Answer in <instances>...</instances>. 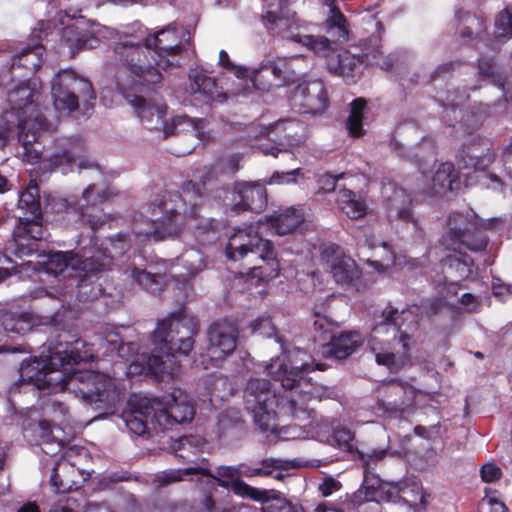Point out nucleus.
<instances>
[{"instance_id":"22","label":"nucleus","mask_w":512,"mask_h":512,"mask_svg":"<svg viewBox=\"0 0 512 512\" xmlns=\"http://www.w3.org/2000/svg\"><path fill=\"white\" fill-rule=\"evenodd\" d=\"M293 109L300 113H321L328 106L327 92L321 80L299 83L290 98Z\"/></svg>"},{"instance_id":"38","label":"nucleus","mask_w":512,"mask_h":512,"mask_svg":"<svg viewBox=\"0 0 512 512\" xmlns=\"http://www.w3.org/2000/svg\"><path fill=\"white\" fill-rule=\"evenodd\" d=\"M337 202L340 209L351 219H360L367 212L364 199L349 189L338 192Z\"/></svg>"},{"instance_id":"58","label":"nucleus","mask_w":512,"mask_h":512,"mask_svg":"<svg viewBox=\"0 0 512 512\" xmlns=\"http://www.w3.org/2000/svg\"><path fill=\"white\" fill-rule=\"evenodd\" d=\"M39 432H40L39 435L43 439V442L48 444L54 440H57L58 446L63 445L62 440H58L57 436L52 435L51 425L48 421L44 420L39 423Z\"/></svg>"},{"instance_id":"21","label":"nucleus","mask_w":512,"mask_h":512,"mask_svg":"<svg viewBox=\"0 0 512 512\" xmlns=\"http://www.w3.org/2000/svg\"><path fill=\"white\" fill-rule=\"evenodd\" d=\"M145 39L153 51L152 60L155 66L166 70L180 64L181 45L176 27L169 26Z\"/></svg>"},{"instance_id":"48","label":"nucleus","mask_w":512,"mask_h":512,"mask_svg":"<svg viewBox=\"0 0 512 512\" xmlns=\"http://www.w3.org/2000/svg\"><path fill=\"white\" fill-rule=\"evenodd\" d=\"M495 27L498 36L512 37V6L507 7L499 14Z\"/></svg>"},{"instance_id":"4","label":"nucleus","mask_w":512,"mask_h":512,"mask_svg":"<svg viewBox=\"0 0 512 512\" xmlns=\"http://www.w3.org/2000/svg\"><path fill=\"white\" fill-rule=\"evenodd\" d=\"M131 344H123L117 334H110L107 339L87 344L81 339L74 342H59L50 345L38 359L36 356L22 362L20 366V382L33 385L36 389L47 393L65 391L68 371L71 365L91 360L95 352L111 354L116 352L125 358V350Z\"/></svg>"},{"instance_id":"42","label":"nucleus","mask_w":512,"mask_h":512,"mask_svg":"<svg viewBox=\"0 0 512 512\" xmlns=\"http://www.w3.org/2000/svg\"><path fill=\"white\" fill-rule=\"evenodd\" d=\"M292 462L283 459H265L258 466L240 464L238 466L242 477L272 475L276 469L288 468Z\"/></svg>"},{"instance_id":"17","label":"nucleus","mask_w":512,"mask_h":512,"mask_svg":"<svg viewBox=\"0 0 512 512\" xmlns=\"http://www.w3.org/2000/svg\"><path fill=\"white\" fill-rule=\"evenodd\" d=\"M321 264L332 279L349 291L361 289V270L355 260L335 244H329L321 250Z\"/></svg>"},{"instance_id":"41","label":"nucleus","mask_w":512,"mask_h":512,"mask_svg":"<svg viewBox=\"0 0 512 512\" xmlns=\"http://www.w3.org/2000/svg\"><path fill=\"white\" fill-rule=\"evenodd\" d=\"M86 145L81 138L61 140L54 154L55 160H81L86 157Z\"/></svg>"},{"instance_id":"13","label":"nucleus","mask_w":512,"mask_h":512,"mask_svg":"<svg viewBox=\"0 0 512 512\" xmlns=\"http://www.w3.org/2000/svg\"><path fill=\"white\" fill-rule=\"evenodd\" d=\"M51 93L54 108L60 114H70L76 110L79 98L85 106L95 99L91 83L70 69H64L56 74L52 81Z\"/></svg>"},{"instance_id":"9","label":"nucleus","mask_w":512,"mask_h":512,"mask_svg":"<svg viewBox=\"0 0 512 512\" xmlns=\"http://www.w3.org/2000/svg\"><path fill=\"white\" fill-rule=\"evenodd\" d=\"M412 312L389 308L383 312V322L376 325L368 339V345L375 354L379 365L386 366L391 371L399 370L408 356L410 337L401 327Z\"/></svg>"},{"instance_id":"32","label":"nucleus","mask_w":512,"mask_h":512,"mask_svg":"<svg viewBox=\"0 0 512 512\" xmlns=\"http://www.w3.org/2000/svg\"><path fill=\"white\" fill-rule=\"evenodd\" d=\"M187 476H195L192 480L197 481L201 485L202 478L206 479V483L214 485L215 479L210 475V470L203 466H189L184 469H169L162 471L156 476L155 481L160 485L179 482Z\"/></svg>"},{"instance_id":"23","label":"nucleus","mask_w":512,"mask_h":512,"mask_svg":"<svg viewBox=\"0 0 512 512\" xmlns=\"http://www.w3.org/2000/svg\"><path fill=\"white\" fill-rule=\"evenodd\" d=\"M86 451L82 447H69L56 463L50 476V485L56 493H66L77 488L80 472L71 462L76 455H85Z\"/></svg>"},{"instance_id":"59","label":"nucleus","mask_w":512,"mask_h":512,"mask_svg":"<svg viewBox=\"0 0 512 512\" xmlns=\"http://www.w3.org/2000/svg\"><path fill=\"white\" fill-rule=\"evenodd\" d=\"M314 326L316 330H320L323 333H328L331 331L332 323L327 319L326 315L315 311Z\"/></svg>"},{"instance_id":"10","label":"nucleus","mask_w":512,"mask_h":512,"mask_svg":"<svg viewBox=\"0 0 512 512\" xmlns=\"http://www.w3.org/2000/svg\"><path fill=\"white\" fill-rule=\"evenodd\" d=\"M65 391L80 397L84 403L100 411V415L113 414L124 398L115 378L93 370L75 369L74 365L68 371Z\"/></svg>"},{"instance_id":"44","label":"nucleus","mask_w":512,"mask_h":512,"mask_svg":"<svg viewBox=\"0 0 512 512\" xmlns=\"http://www.w3.org/2000/svg\"><path fill=\"white\" fill-rule=\"evenodd\" d=\"M327 6L330 8V17L328 19V32L336 38L337 41H346L348 39V30L346 20L343 14L336 6V0H326Z\"/></svg>"},{"instance_id":"35","label":"nucleus","mask_w":512,"mask_h":512,"mask_svg":"<svg viewBox=\"0 0 512 512\" xmlns=\"http://www.w3.org/2000/svg\"><path fill=\"white\" fill-rule=\"evenodd\" d=\"M206 441L199 435H189L173 440L171 449L185 461L194 462V458L203 452Z\"/></svg>"},{"instance_id":"29","label":"nucleus","mask_w":512,"mask_h":512,"mask_svg":"<svg viewBox=\"0 0 512 512\" xmlns=\"http://www.w3.org/2000/svg\"><path fill=\"white\" fill-rule=\"evenodd\" d=\"M190 89L192 93L204 95L207 99L223 103L230 97L245 95V91L238 88H229L225 92H220L215 79L198 71H191Z\"/></svg>"},{"instance_id":"63","label":"nucleus","mask_w":512,"mask_h":512,"mask_svg":"<svg viewBox=\"0 0 512 512\" xmlns=\"http://www.w3.org/2000/svg\"><path fill=\"white\" fill-rule=\"evenodd\" d=\"M201 508L204 512H218L219 508L216 506L211 495H205L201 500Z\"/></svg>"},{"instance_id":"60","label":"nucleus","mask_w":512,"mask_h":512,"mask_svg":"<svg viewBox=\"0 0 512 512\" xmlns=\"http://www.w3.org/2000/svg\"><path fill=\"white\" fill-rule=\"evenodd\" d=\"M342 177H343V174H339L337 176L326 174V175L322 176L320 179L321 190H323L325 192L334 190L336 181Z\"/></svg>"},{"instance_id":"61","label":"nucleus","mask_w":512,"mask_h":512,"mask_svg":"<svg viewBox=\"0 0 512 512\" xmlns=\"http://www.w3.org/2000/svg\"><path fill=\"white\" fill-rule=\"evenodd\" d=\"M132 507H129L127 509L124 508H118L113 510L111 507H109L106 504H89L87 507L86 512H132Z\"/></svg>"},{"instance_id":"43","label":"nucleus","mask_w":512,"mask_h":512,"mask_svg":"<svg viewBox=\"0 0 512 512\" xmlns=\"http://www.w3.org/2000/svg\"><path fill=\"white\" fill-rule=\"evenodd\" d=\"M113 195V191L109 188L101 189L95 184L89 185L83 191L82 199L85 202V205L82 204L80 206L81 216L83 218L89 216L87 211L88 207L97 208L105 201L109 200Z\"/></svg>"},{"instance_id":"16","label":"nucleus","mask_w":512,"mask_h":512,"mask_svg":"<svg viewBox=\"0 0 512 512\" xmlns=\"http://www.w3.org/2000/svg\"><path fill=\"white\" fill-rule=\"evenodd\" d=\"M139 403L155 409L153 419L160 430L169 429L174 424L189 422L195 414L189 396L180 389H174L161 399L142 400Z\"/></svg>"},{"instance_id":"8","label":"nucleus","mask_w":512,"mask_h":512,"mask_svg":"<svg viewBox=\"0 0 512 512\" xmlns=\"http://www.w3.org/2000/svg\"><path fill=\"white\" fill-rule=\"evenodd\" d=\"M422 177L424 184L420 191L407 192L404 188H398L393 182L383 184V196L391 203L402 220H413L411 209L405 206L410 204L413 199L418 200V197H421L422 200L442 198L458 189L460 184V177L455 171L453 162H433L430 172L423 173Z\"/></svg>"},{"instance_id":"34","label":"nucleus","mask_w":512,"mask_h":512,"mask_svg":"<svg viewBox=\"0 0 512 512\" xmlns=\"http://www.w3.org/2000/svg\"><path fill=\"white\" fill-rule=\"evenodd\" d=\"M464 248L451 250L453 253L448 255L443 261L447 267V274L450 278L464 280L472 275V259L463 253Z\"/></svg>"},{"instance_id":"1","label":"nucleus","mask_w":512,"mask_h":512,"mask_svg":"<svg viewBox=\"0 0 512 512\" xmlns=\"http://www.w3.org/2000/svg\"><path fill=\"white\" fill-rule=\"evenodd\" d=\"M202 195L200 188H196L192 181L183 186L182 193L165 192L157 204L158 211L154 208L152 212L154 217L162 214L160 219L136 222L131 235L119 233L115 239L110 240L109 247H106L103 252L97 251L93 254L94 267L98 269L78 276L80 301H89L98 296L100 289L92 286L89 278L95 273L109 269L112 259L129 249L132 241L140 243L150 237L162 240L177 236L184 229H188L197 239L203 234L210 232L214 234L211 222L200 221L196 213V206Z\"/></svg>"},{"instance_id":"33","label":"nucleus","mask_w":512,"mask_h":512,"mask_svg":"<svg viewBox=\"0 0 512 512\" xmlns=\"http://www.w3.org/2000/svg\"><path fill=\"white\" fill-rule=\"evenodd\" d=\"M363 341L359 332H342L331 337L328 352L337 359H344L354 353L363 344Z\"/></svg>"},{"instance_id":"19","label":"nucleus","mask_w":512,"mask_h":512,"mask_svg":"<svg viewBox=\"0 0 512 512\" xmlns=\"http://www.w3.org/2000/svg\"><path fill=\"white\" fill-rule=\"evenodd\" d=\"M209 345L206 353L201 354L202 363L207 369L217 366L232 353L237 345L238 330L233 322L222 320L211 325L209 332Z\"/></svg>"},{"instance_id":"56","label":"nucleus","mask_w":512,"mask_h":512,"mask_svg":"<svg viewBox=\"0 0 512 512\" xmlns=\"http://www.w3.org/2000/svg\"><path fill=\"white\" fill-rule=\"evenodd\" d=\"M480 474L484 482L491 483L499 480L502 472L497 465L493 463H486L481 467Z\"/></svg>"},{"instance_id":"31","label":"nucleus","mask_w":512,"mask_h":512,"mask_svg":"<svg viewBox=\"0 0 512 512\" xmlns=\"http://www.w3.org/2000/svg\"><path fill=\"white\" fill-rule=\"evenodd\" d=\"M382 393L386 397V402L397 408L408 407L416 403V399L422 394L412 385L393 380L382 388Z\"/></svg>"},{"instance_id":"62","label":"nucleus","mask_w":512,"mask_h":512,"mask_svg":"<svg viewBox=\"0 0 512 512\" xmlns=\"http://www.w3.org/2000/svg\"><path fill=\"white\" fill-rule=\"evenodd\" d=\"M493 293L496 297L504 299L506 295H512V284H494Z\"/></svg>"},{"instance_id":"27","label":"nucleus","mask_w":512,"mask_h":512,"mask_svg":"<svg viewBox=\"0 0 512 512\" xmlns=\"http://www.w3.org/2000/svg\"><path fill=\"white\" fill-rule=\"evenodd\" d=\"M142 400H151L147 397L132 395L128 400V408L125 409L121 418L128 430L138 436L144 435L148 431V425L151 424L155 429L157 423L153 419L155 409L142 406L139 402Z\"/></svg>"},{"instance_id":"49","label":"nucleus","mask_w":512,"mask_h":512,"mask_svg":"<svg viewBox=\"0 0 512 512\" xmlns=\"http://www.w3.org/2000/svg\"><path fill=\"white\" fill-rule=\"evenodd\" d=\"M181 260L187 265V276L189 277L196 275L204 266L202 256L196 250L187 251Z\"/></svg>"},{"instance_id":"2","label":"nucleus","mask_w":512,"mask_h":512,"mask_svg":"<svg viewBox=\"0 0 512 512\" xmlns=\"http://www.w3.org/2000/svg\"><path fill=\"white\" fill-rule=\"evenodd\" d=\"M313 362L311 355L295 348L287 355L271 359L265 366L267 374L279 381L283 388L293 390L281 397V402L267 380L254 378L248 381L243 396L245 408L262 431L277 432V407L287 409L299 418L309 415L310 401L321 400L322 388L305 377L310 371L325 369L323 364L312 366Z\"/></svg>"},{"instance_id":"7","label":"nucleus","mask_w":512,"mask_h":512,"mask_svg":"<svg viewBox=\"0 0 512 512\" xmlns=\"http://www.w3.org/2000/svg\"><path fill=\"white\" fill-rule=\"evenodd\" d=\"M196 332L195 320L183 313L173 314L159 322L152 336L155 347L147 359L148 371L161 380L178 375L180 365L175 355H187L192 350Z\"/></svg>"},{"instance_id":"30","label":"nucleus","mask_w":512,"mask_h":512,"mask_svg":"<svg viewBox=\"0 0 512 512\" xmlns=\"http://www.w3.org/2000/svg\"><path fill=\"white\" fill-rule=\"evenodd\" d=\"M305 220L300 207H287L268 216L263 221L264 228H269L278 235H286L296 230Z\"/></svg>"},{"instance_id":"28","label":"nucleus","mask_w":512,"mask_h":512,"mask_svg":"<svg viewBox=\"0 0 512 512\" xmlns=\"http://www.w3.org/2000/svg\"><path fill=\"white\" fill-rule=\"evenodd\" d=\"M253 259H257L259 263L250 267L247 273V280L252 284L258 285L278 277L280 266L272 243L265 250H261L257 255L250 258L249 261Z\"/></svg>"},{"instance_id":"6","label":"nucleus","mask_w":512,"mask_h":512,"mask_svg":"<svg viewBox=\"0 0 512 512\" xmlns=\"http://www.w3.org/2000/svg\"><path fill=\"white\" fill-rule=\"evenodd\" d=\"M8 102L11 106L0 117V148L7 142L15 126L18 127V139L22 145V160L41 158V145L38 143L42 132L51 129L39 107L40 93L35 82H11Z\"/></svg>"},{"instance_id":"36","label":"nucleus","mask_w":512,"mask_h":512,"mask_svg":"<svg viewBox=\"0 0 512 512\" xmlns=\"http://www.w3.org/2000/svg\"><path fill=\"white\" fill-rule=\"evenodd\" d=\"M396 488L399 496L409 506L414 508H424L427 505L429 494L423 490L422 484L418 479H407Z\"/></svg>"},{"instance_id":"52","label":"nucleus","mask_w":512,"mask_h":512,"mask_svg":"<svg viewBox=\"0 0 512 512\" xmlns=\"http://www.w3.org/2000/svg\"><path fill=\"white\" fill-rule=\"evenodd\" d=\"M482 503L488 506L487 512H508V508L505 503L498 499L496 492L486 490V495L482 500Z\"/></svg>"},{"instance_id":"64","label":"nucleus","mask_w":512,"mask_h":512,"mask_svg":"<svg viewBox=\"0 0 512 512\" xmlns=\"http://www.w3.org/2000/svg\"><path fill=\"white\" fill-rule=\"evenodd\" d=\"M461 303L469 311H473L477 307V300H476L475 296L470 293H466V294L462 295Z\"/></svg>"},{"instance_id":"18","label":"nucleus","mask_w":512,"mask_h":512,"mask_svg":"<svg viewBox=\"0 0 512 512\" xmlns=\"http://www.w3.org/2000/svg\"><path fill=\"white\" fill-rule=\"evenodd\" d=\"M302 61L301 56L293 55L262 63L252 70L251 83L258 90L268 91L273 87L294 82L299 75L298 64Z\"/></svg>"},{"instance_id":"24","label":"nucleus","mask_w":512,"mask_h":512,"mask_svg":"<svg viewBox=\"0 0 512 512\" xmlns=\"http://www.w3.org/2000/svg\"><path fill=\"white\" fill-rule=\"evenodd\" d=\"M43 269L55 276L66 274L69 277L81 276L82 273L94 271V257L82 258L71 253L56 252L47 256L46 260L40 263Z\"/></svg>"},{"instance_id":"47","label":"nucleus","mask_w":512,"mask_h":512,"mask_svg":"<svg viewBox=\"0 0 512 512\" xmlns=\"http://www.w3.org/2000/svg\"><path fill=\"white\" fill-rule=\"evenodd\" d=\"M304 178V173L300 168L292 169L286 172H274L269 180L268 184H293L298 183L300 179Z\"/></svg>"},{"instance_id":"46","label":"nucleus","mask_w":512,"mask_h":512,"mask_svg":"<svg viewBox=\"0 0 512 512\" xmlns=\"http://www.w3.org/2000/svg\"><path fill=\"white\" fill-rule=\"evenodd\" d=\"M4 330L15 333H25L32 327L26 314L6 313L1 319Z\"/></svg>"},{"instance_id":"12","label":"nucleus","mask_w":512,"mask_h":512,"mask_svg":"<svg viewBox=\"0 0 512 512\" xmlns=\"http://www.w3.org/2000/svg\"><path fill=\"white\" fill-rule=\"evenodd\" d=\"M18 206L29 215L19 218L14 231L15 253L21 257L37 252V242L44 234L39 222L40 201L36 179H31L27 188L20 193Z\"/></svg>"},{"instance_id":"53","label":"nucleus","mask_w":512,"mask_h":512,"mask_svg":"<svg viewBox=\"0 0 512 512\" xmlns=\"http://www.w3.org/2000/svg\"><path fill=\"white\" fill-rule=\"evenodd\" d=\"M386 455V449H373L367 452H359L360 459L366 469H368L371 465L376 464L378 461L383 460Z\"/></svg>"},{"instance_id":"45","label":"nucleus","mask_w":512,"mask_h":512,"mask_svg":"<svg viewBox=\"0 0 512 512\" xmlns=\"http://www.w3.org/2000/svg\"><path fill=\"white\" fill-rule=\"evenodd\" d=\"M366 101L362 98L355 99L351 103L350 115L347 120V129L351 136L359 137L363 134L362 119Z\"/></svg>"},{"instance_id":"11","label":"nucleus","mask_w":512,"mask_h":512,"mask_svg":"<svg viewBox=\"0 0 512 512\" xmlns=\"http://www.w3.org/2000/svg\"><path fill=\"white\" fill-rule=\"evenodd\" d=\"M137 91H127L122 95L132 105L142 125L150 131L162 130L163 137L174 133L191 132L200 141L206 142L212 138L210 130L207 129V123L203 119L190 118L186 115L175 116L168 123L165 121L167 106L162 101H147L142 96L136 94Z\"/></svg>"},{"instance_id":"15","label":"nucleus","mask_w":512,"mask_h":512,"mask_svg":"<svg viewBox=\"0 0 512 512\" xmlns=\"http://www.w3.org/2000/svg\"><path fill=\"white\" fill-rule=\"evenodd\" d=\"M479 220L474 211L451 212L447 218L446 232L442 237L443 245L448 250L467 248L471 251L484 250L487 241L485 238H477L470 241V237L478 231Z\"/></svg>"},{"instance_id":"14","label":"nucleus","mask_w":512,"mask_h":512,"mask_svg":"<svg viewBox=\"0 0 512 512\" xmlns=\"http://www.w3.org/2000/svg\"><path fill=\"white\" fill-rule=\"evenodd\" d=\"M304 133L302 123L295 120H280L261 128L258 137V144L251 149L253 155L270 156L277 158L280 154L285 157L288 150L285 145L293 146L301 142Z\"/></svg>"},{"instance_id":"54","label":"nucleus","mask_w":512,"mask_h":512,"mask_svg":"<svg viewBox=\"0 0 512 512\" xmlns=\"http://www.w3.org/2000/svg\"><path fill=\"white\" fill-rule=\"evenodd\" d=\"M47 412L53 417V420L59 421L62 424L66 420L69 410L62 401L54 400L47 407Z\"/></svg>"},{"instance_id":"26","label":"nucleus","mask_w":512,"mask_h":512,"mask_svg":"<svg viewBox=\"0 0 512 512\" xmlns=\"http://www.w3.org/2000/svg\"><path fill=\"white\" fill-rule=\"evenodd\" d=\"M233 209L236 211H262L267 205V191L260 182H238L234 186Z\"/></svg>"},{"instance_id":"37","label":"nucleus","mask_w":512,"mask_h":512,"mask_svg":"<svg viewBox=\"0 0 512 512\" xmlns=\"http://www.w3.org/2000/svg\"><path fill=\"white\" fill-rule=\"evenodd\" d=\"M124 275L151 294H159L164 289L165 282L161 275L151 274L134 266H128L124 270Z\"/></svg>"},{"instance_id":"50","label":"nucleus","mask_w":512,"mask_h":512,"mask_svg":"<svg viewBox=\"0 0 512 512\" xmlns=\"http://www.w3.org/2000/svg\"><path fill=\"white\" fill-rule=\"evenodd\" d=\"M334 444L344 451H349L352 448V441L354 434L347 428H337L332 436Z\"/></svg>"},{"instance_id":"39","label":"nucleus","mask_w":512,"mask_h":512,"mask_svg":"<svg viewBox=\"0 0 512 512\" xmlns=\"http://www.w3.org/2000/svg\"><path fill=\"white\" fill-rule=\"evenodd\" d=\"M44 52L45 46L42 43L28 45L13 59L11 66L12 71L16 69V61L18 67L22 66L30 72L35 71L43 62Z\"/></svg>"},{"instance_id":"55","label":"nucleus","mask_w":512,"mask_h":512,"mask_svg":"<svg viewBox=\"0 0 512 512\" xmlns=\"http://www.w3.org/2000/svg\"><path fill=\"white\" fill-rule=\"evenodd\" d=\"M262 512H292V504L284 498H275L263 505Z\"/></svg>"},{"instance_id":"57","label":"nucleus","mask_w":512,"mask_h":512,"mask_svg":"<svg viewBox=\"0 0 512 512\" xmlns=\"http://www.w3.org/2000/svg\"><path fill=\"white\" fill-rule=\"evenodd\" d=\"M341 488V483L332 477L325 478L321 484H319V491L323 497H328L334 492H337Z\"/></svg>"},{"instance_id":"3","label":"nucleus","mask_w":512,"mask_h":512,"mask_svg":"<svg viewBox=\"0 0 512 512\" xmlns=\"http://www.w3.org/2000/svg\"><path fill=\"white\" fill-rule=\"evenodd\" d=\"M71 17L73 23L67 24L61 33V41L71 54L93 49L105 40L119 39L114 52L127 70L118 72L116 76L121 93L141 91L143 87L162 81L161 68L153 66V51L144 36L133 35L128 29L119 32L83 16Z\"/></svg>"},{"instance_id":"40","label":"nucleus","mask_w":512,"mask_h":512,"mask_svg":"<svg viewBox=\"0 0 512 512\" xmlns=\"http://www.w3.org/2000/svg\"><path fill=\"white\" fill-rule=\"evenodd\" d=\"M218 65L227 71L234 74L236 81L233 83V88H238L245 91V95L249 93L248 82H251L252 71L246 67L235 65L225 50L219 52Z\"/></svg>"},{"instance_id":"51","label":"nucleus","mask_w":512,"mask_h":512,"mask_svg":"<svg viewBox=\"0 0 512 512\" xmlns=\"http://www.w3.org/2000/svg\"><path fill=\"white\" fill-rule=\"evenodd\" d=\"M250 328L253 334H259L265 337H271L275 333V327L271 319L266 316L255 319L251 323Z\"/></svg>"},{"instance_id":"25","label":"nucleus","mask_w":512,"mask_h":512,"mask_svg":"<svg viewBox=\"0 0 512 512\" xmlns=\"http://www.w3.org/2000/svg\"><path fill=\"white\" fill-rule=\"evenodd\" d=\"M210 475L215 479L214 485L206 483V479L202 478L201 485L207 489H215L216 483L224 488H230L236 495L253 500H263L266 497V492L253 488L246 484L241 479V472L238 466H219L217 468V475Z\"/></svg>"},{"instance_id":"20","label":"nucleus","mask_w":512,"mask_h":512,"mask_svg":"<svg viewBox=\"0 0 512 512\" xmlns=\"http://www.w3.org/2000/svg\"><path fill=\"white\" fill-rule=\"evenodd\" d=\"M263 229L262 220L256 225L250 224L244 228L235 229L227 243L226 256L233 261H238L250 259L261 250H265L271 242L261 237Z\"/></svg>"},{"instance_id":"5","label":"nucleus","mask_w":512,"mask_h":512,"mask_svg":"<svg viewBox=\"0 0 512 512\" xmlns=\"http://www.w3.org/2000/svg\"><path fill=\"white\" fill-rule=\"evenodd\" d=\"M264 12L263 24L267 30L283 38L302 44L315 54L328 58V69L339 76L349 78L354 76L357 66L365 63L367 66H379L384 70L392 67V58L383 57L377 46L367 48L362 56L343 50L336 56L332 55V48L327 38L313 37L300 31L299 21L284 0H262Z\"/></svg>"}]
</instances>
